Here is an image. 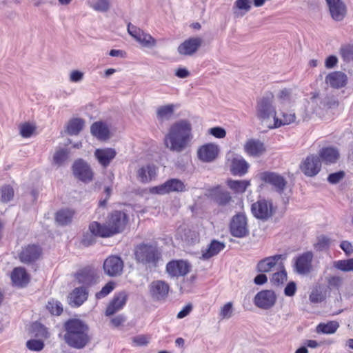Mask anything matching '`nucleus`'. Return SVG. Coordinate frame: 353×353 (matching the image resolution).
Listing matches in <instances>:
<instances>
[{"instance_id":"nucleus-1","label":"nucleus","mask_w":353,"mask_h":353,"mask_svg":"<svg viewBox=\"0 0 353 353\" xmlns=\"http://www.w3.org/2000/svg\"><path fill=\"white\" fill-rule=\"evenodd\" d=\"M192 139V124L186 119L174 123L165 136V145L172 152H181Z\"/></svg>"},{"instance_id":"nucleus-2","label":"nucleus","mask_w":353,"mask_h":353,"mask_svg":"<svg viewBox=\"0 0 353 353\" xmlns=\"http://www.w3.org/2000/svg\"><path fill=\"white\" fill-rule=\"evenodd\" d=\"M63 327L64 340L69 346L80 350L90 343L89 326L82 320L70 319L64 323Z\"/></svg>"},{"instance_id":"nucleus-3","label":"nucleus","mask_w":353,"mask_h":353,"mask_svg":"<svg viewBox=\"0 0 353 353\" xmlns=\"http://www.w3.org/2000/svg\"><path fill=\"white\" fill-rule=\"evenodd\" d=\"M128 221V216L124 212L115 210L108 215L105 223L92 221L91 228L101 238L111 237L122 232L125 228Z\"/></svg>"},{"instance_id":"nucleus-4","label":"nucleus","mask_w":353,"mask_h":353,"mask_svg":"<svg viewBox=\"0 0 353 353\" xmlns=\"http://www.w3.org/2000/svg\"><path fill=\"white\" fill-rule=\"evenodd\" d=\"M135 259L148 268H155L161 258V253L154 245L141 243L135 248Z\"/></svg>"},{"instance_id":"nucleus-5","label":"nucleus","mask_w":353,"mask_h":353,"mask_svg":"<svg viewBox=\"0 0 353 353\" xmlns=\"http://www.w3.org/2000/svg\"><path fill=\"white\" fill-rule=\"evenodd\" d=\"M274 96L272 92H267L259 98L256 105V116L261 122L266 121L276 116V108L274 105Z\"/></svg>"},{"instance_id":"nucleus-6","label":"nucleus","mask_w":353,"mask_h":353,"mask_svg":"<svg viewBox=\"0 0 353 353\" xmlns=\"http://www.w3.org/2000/svg\"><path fill=\"white\" fill-rule=\"evenodd\" d=\"M259 179L272 190L282 195L287 188L288 181L280 174L274 172L265 171L258 174Z\"/></svg>"},{"instance_id":"nucleus-7","label":"nucleus","mask_w":353,"mask_h":353,"mask_svg":"<svg viewBox=\"0 0 353 353\" xmlns=\"http://www.w3.org/2000/svg\"><path fill=\"white\" fill-rule=\"evenodd\" d=\"M314 254L312 251L305 252L294 259V271L300 275H307L313 270Z\"/></svg>"},{"instance_id":"nucleus-8","label":"nucleus","mask_w":353,"mask_h":353,"mask_svg":"<svg viewBox=\"0 0 353 353\" xmlns=\"http://www.w3.org/2000/svg\"><path fill=\"white\" fill-rule=\"evenodd\" d=\"M251 211L254 217L262 221H267L273 216L275 209L272 202L265 199H260L252 203Z\"/></svg>"},{"instance_id":"nucleus-9","label":"nucleus","mask_w":353,"mask_h":353,"mask_svg":"<svg viewBox=\"0 0 353 353\" xmlns=\"http://www.w3.org/2000/svg\"><path fill=\"white\" fill-rule=\"evenodd\" d=\"M230 232L232 236L236 238H243L249 234L248 220L245 214L239 213L232 218Z\"/></svg>"},{"instance_id":"nucleus-10","label":"nucleus","mask_w":353,"mask_h":353,"mask_svg":"<svg viewBox=\"0 0 353 353\" xmlns=\"http://www.w3.org/2000/svg\"><path fill=\"white\" fill-rule=\"evenodd\" d=\"M185 185L183 181L177 179H171L163 184L152 187L150 192L153 194H165L172 192H184Z\"/></svg>"},{"instance_id":"nucleus-11","label":"nucleus","mask_w":353,"mask_h":353,"mask_svg":"<svg viewBox=\"0 0 353 353\" xmlns=\"http://www.w3.org/2000/svg\"><path fill=\"white\" fill-rule=\"evenodd\" d=\"M321 161L316 155L307 156L300 164L301 171L307 176H316L321 170Z\"/></svg>"},{"instance_id":"nucleus-12","label":"nucleus","mask_w":353,"mask_h":353,"mask_svg":"<svg viewBox=\"0 0 353 353\" xmlns=\"http://www.w3.org/2000/svg\"><path fill=\"white\" fill-rule=\"evenodd\" d=\"M123 266V261L119 256L111 255L105 260L103 267L107 275L117 276L121 274Z\"/></svg>"},{"instance_id":"nucleus-13","label":"nucleus","mask_w":353,"mask_h":353,"mask_svg":"<svg viewBox=\"0 0 353 353\" xmlns=\"http://www.w3.org/2000/svg\"><path fill=\"white\" fill-rule=\"evenodd\" d=\"M190 271V264L183 260H172L166 265V272L172 278L184 276Z\"/></svg>"},{"instance_id":"nucleus-14","label":"nucleus","mask_w":353,"mask_h":353,"mask_svg":"<svg viewBox=\"0 0 353 353\" xmlns=\"http://www.w3.org/2000/svg\"><path fill=\"white\" fill-rule=\"evenodd\" d=\"M228 160L230 161V171L233 175L241 176L248 172L249 163L241 156L232 153L228 155Z\"/></svg>"},{"instance_id":"nucleus-15","label":"nucleus","mask_w":353,"mask_h":353,"mask_svg":"<svg viewBox=\"0 0 353 353\" xmlns=\"http://www.w3.org/2000/svg\"><path fill=\"white\" fill-rule=\"evenodd\" d=\"M74 176L83 182H90L93 179V172L90 166L83 160L76 161L72 166Z\"/></svg>"},{"instance_id":"nucleus-16","label":"nucleus","mask_w":353,"mask_h":353,"mask_svg":"<svg viewBox=\"0 0 353 353\" xmlns=\"http://www.w3.org/2000/svg\"><path fill=\"white\" fill-rule=\"evenodd\" d=\"M276 295L272 290H262L258 292L254 299L255 305L261 309L268 310L276 302Z\"/></svg>"},{"instance_id":"nucleus-17","label":"nucleus","mask_w":353,"mask_h":353,"mask_svg":"<svg viewBox=\"0 0 353 353\" xmlns=\"http://www.w3.org/2000/svg\"><path fill=\"white\" fill-rule=\"evenodd\" d=\"M331 17L336 21H341L347 14V6L341 0H325Z\"/></svg>"},{"instance_id":"nucleus-18","label":"nucleus","mask_w":353,"mask_h":353,"mask_svg":"<svg viewBox=\"0 0 353 353\" xmlns=\"http://www.w3.org/2000/svg\"><path fill=\"white\" fill-rule=\"evenodd\" d=\"M75 278L79 284L90 286L97 282L98 276L94 268L85 267L76 273Z\"/></svg>"},{"instance_id":"nucleus-19","label":"nucleus","mask_w":353,"mask_h":353,"mask_svg":"<svg viewBox=\"0 0 353 353\" xmlns=\"http://www.w3.org/2000/svg\"><path fill=\"white\" fill-rule=\"evenodd\" d=\"M42 253L41 248L36 245H28L19 253V259L22 263H31L39 259Z\"/></svg>"},{"instance_id":"nucleus-20","label":"nucleus","mask_w":353,"mask_h":353,"mask_svg":"<svg viewBox=\"0 0 353 353\" xmlns=\"http://www.w3.org/2000/svg\"><path fill=\"white\" fill-rule=\"evenodd\" d=\"M219 153V146L214 143L202 145L198 150V157L203 162H212Z\"/></svg>"},{"instance_id":"nucleus-21","label":"nucleus","mask_w":353,"mask_h":353,"mask_svg":"<svg viewBox=\"0 0 353 353\" xmlns=\"http://www.w3.org/2000/svg\"><path fill=\"white\" fill-rule=\"evenodd\" d=\"M283 259L285 257L281 254L266 257L259 261L256 265V270L259 272L265 273L276 270L279 263V261Z\"/></svg>"},{"instance_id":"nucleus-22","label":"nucleus","mask_w":353,"mask_h":353,"mask_svg":"<svg viewBox=\"0 0 353 353\" xmlns=\"http://www.w3.org/2000/svg\"><path fill=\"white\" fill-rule=\"evenodd\" d=\"M94 155L99 163L104 168L108 167L115 158L117 152L110 148H98L94 151Z\"/></svg>"},{"instance_id":"nucleus-23","label":"nucleus","mask_w":353,"mask_h":353,"mask_svg":"<svg viewBox=\"0 0 353 353\" xmlns=\"http://www.w3.org/2000/svg\"><path fill=\"white\" fill-rule=\"evenodd\" d=\"M202 39L199 37L190 38L178 47V52L182 55H192L201 46Z\"/></svg>"},{"instance_id":"nucleus-24","label":"nucleus","mask_w":353,"mask_h":353,"mask_svg":"<svg viewBox=\"0 0 353 353\" xmlns=\"http://www.w3.org/2000/svg\"><path fill=\"white\" fill-rule=\"evenodd\" d=\"M266 150L264 143L259 139H251L247 141L244 145L245 153L252 157H259Z\"/></svg>"},{"instance_id":"nucleus-25","label":"nucleus","mask_w":353,"mask_h":353,"mask_svg":"<svg viewBox=\"0 0 353 353\" xmlns=\"http://www.w3.org/2000/svg\"><path fill=\"white\" fill-rule=\"evenodd\" d=\"M157 167L153 164L142 165L137 170V178L142 183H148L155 179Z\"/></svg>"},{"instance_id":"nucleus-26","label":"nucleus","mask_w":353,"mask_h":353,"mask_svg":"<svg viewBox=\"0 0 353 353\" xmlns=\"http://www.w3.org/2000/svg\"><path fill=\"white\" fill-rule=\"evenodd\" d=\"M127 298V294L123 291L115 294L106 308L105 315H113L117 312L121 310L126 303Z\"/></svg>"},{"instance_id":"nucleus-27","label":"nucleus","mask_w":353,"mask_h":353,"mask_svg":"<svg viewBox=\"0 0 353 353\" xmlns=\"http://www.w3.org/2000/svg\"><path fill=\"white\" fill-rule=\"evenodd\" d=\"M88 291L85 287L75 288L68 296L69 304L72 307L81 305L88 299Z\"/></svg>"},{"instance_id":"nucleus-28","label":"nucleus","mask_w":353,"mask_h":353,"mask_svg":"<svg viewBox=\"0 0 353 353\" xmlns=\"http://www.w3.org/2000/svg\"><path fill=\"white\" fill-rule=\"evenodd\" d=\"M169 285L165 281H155L150 285V293L156 300L164 299L169 292Z\"/></svg>"},{"instance_id":"nucleus-29","label":"nucleus","mask_w":353,"mask_h":353,"mask_svg":"<svg viewBox=\"0 0 353 353\" xmlns=\"http://www.w3.org/2000/svg\"><path fill=\"white\" fill-rule=\"evenodd\" d=\"M225 244L217 240H212L207 248L201 250V259L208 260L210 258L217 255L225 248Z\"/></svg>"},{"instance_id":"nucleus-30","label":"nucleus","mask_w":353,"mask_h":353,"mask_svg":"<svg viewBox=\"0 0 353 353\" xmlns=\"http://www.w3.org/2000/svg\"><path fill=\"white\" fill-rule=\"evenodd\" d=\"M210 198L219 205H225L229 203L232 199L230 192L222 190L219 187H216L210 191Z\"/></svg>"},{"instance_id":"nucleus-31","label":"nucleus","mask_w":353,"mask_h":353,"mask_svg":"<svg viewBox=\"0 0 353 353\" xmlns=\"http://www.w3.org/2000/svg\"><path fill=\"white\" fill-rule=\"evenodd\" d=\"M90 132L99 140L105 141L110 138V130L106 123L102 121L94 122L90 127Z\"/></svg>"},{"instance_id":"nucleus-32","label":"nucleus","mask_w":353,"mask_h":353,"mask_svg":"<svg viewBox=\"0 0 353 353\" xmlns=\"http://www.w3.org/2000/svg\"><path fill=\"white\" fill-rule=\"evenodd\" d=\"M325 82L332 88H342L346 84L347 76L341 71L333 72L326 77Z\"/></svg>"},{"instance_id":"nucleus-33","label":"nucleus","mask_w":353,"mask_h":353,"mask_svg":"<svg viewBox=\"0 0 353 353\" xmlns=\"http://www.w3.org/2000/svg\"><path fill=\"white\" fill-rule=\"evenodd\" d=\"M11 279L14 285L23 287L28 283L30 277L23 268L19 267L13 270Z\"/></svg>"},{"instance_id":"nucleus-34","label":"nucleus","mask_w":353,"mask_h":353,"mask_svg":"<svg viewBox=\"0 0 353 353\" xmlns=\"http://www.w3.org/2000/svg\"><path fill=\"white\" fill-rule=\"evenodd\" d=\"M252 8V0H236L232 6L235 18L243 17Z\"/></svg>"},{"instance_id":"nucleus-35","label":"nucleus","mask_w":353,"mask_h":353,"mask_svg":"<svg viewBox=\"0 0 353 353\" xmlns=\"http://www.w3.org/2000/svg\"><path fill=\"white\" fill-rule=\"evenodd\" d=\"M319 156L325 163H335L339 157V152L338 150L332 147H327L322 148L319 152Z\"/></svg>"},{"instance_id":"nucleus-36","label":"nucleus","mask_w":353,"mask_h":353,"mask_svg":"<svg viewBox=\"0 0 353 353\" xmlns=\"http://www.w3.org/2000/svg\"><path fill=\"white\" fill-rule=\"evenodd\" d=\"M74 211L70 209H61L56 213L55 220L60 225L70 224L73 219Z\"/></svg>"},{"instance_id":"nucleus-37","label":"nucleus","mask_w":353,"mask_h":353,"mask_svg":"<svg viewBox=\"0 0 353 353\" xmlns=\"http://www.w3.org/2000/svg\"><path fill=\"white\" fill-rule=\"evenodd\" d=\"M279 114L281 116V118L276 115L274 117V125L270 128H277L282 125H289L294 123L296 120V115L294 112H281Z\"/></svg>"},{"instance_id":"nucleus-38","label":"nucleus","mask_w":353,"mask_h":353,"mask_svg":"<svg viewBox=\"0 0 353 353\" xmlns=\"http://www.w3.org/2000/svg\"><path fill=\"white\" fill-rule=\"evenodd\" d=\"M83 119L74 118L68 121L66 130L70 135H77L83 130Z\"/></svg>"},{"instance_id":"nucleus-39","label":"nucleus","mask_w":353,"mask_h":353,"mask_svg":"<svg viewBox=\"0 0 353 353\" xmlns=\"http://www.w3.org/2000/svg\"><path fill=\"white\" fill-rule=\"evenodd\" d=\"M228 187L236 193L244 192L247 188L250 185V181L248 180H232L227 181Z\"/></svg>"},{"instance_id":"nucleus-40","label":"nucleus","mask_w":353,"mask_h":353,"mask_svg":"<svg viewBox=\"0 0 353 353\" xmlns=\"http://www.w3.org/2000/svg\"><path fill=\"white\" fill-rule=\"evenodd\" d=\"M278 271L274 273L271 278V282L273 285H280L287 280V272L284 268L283 263H279L278 265Z\"/></svg>"},{"instance_id":"nucleus-41","label":"nucleus","mask_w":353,"mask_h":353,"mask_svg":"<svg viewBox=\"0 0 353 353\" xmlns=\"http://www.w3.org/2000/svg\"><path fill=\"white\" fill-rule=\"evenodd\" d=\"M174 110V105L173 104L161 106L158 108L157 112V117L162 121L168 120L173 114Z\"/></svg>"},{"instance_id":"nucleus-42","label":"nucleus","mask_w":353,"mask_h":353,"mask_svg":"<svg viewBox=\"0 0 353 353\" xmlns=\"http://www.w3.org/2000/svg\"><path fill=\"white\" fill-rule=\"evenodd\" d=\"M92 222L90 223L88 231L83 234L81 239L82 245L86 247H88L95 243L96 236L101 237L99 234H97V232L92 229Z\"/></svg>"},{"instance_id":"nucleus-43","label":"nucleus","mask_w":353,"mask_h":353,"mask_svg":"<svg viewBox=\"0 0 353 353\" xmlns=\"http://www.w3.org/2000/svg\"><path fill=\"white\" fill-rule=\"evenodd\" d=\"M339 324L336 321H330L327 323H320L316 327L317 332H322L324 334H333L334 333Z\"/></svg>"},{"instance_id":"nucleus-44","label":"nucleus","mask_w":353,"mask_h":353,"mask_svg":"<svg viewBox=\"0 0 353 353\" xmlns=\"http://www.w3.org/2000/svg\"><path fill=\"white\" fill-rule=\"evenodd\" d=\"M69 152L67 149L60 148L57 150L54 156L52 163L61 166L68 160Z\"/></svg>"},{"instance_id":"nucleus-45","label":"nucleus","mask_w":353,"mask_h":353,"mask_svg":"<svg viewBox=\"0 0 353 353\" xmlns=\"http://www.w3.org/2000/svg\"><path fill=\"white\" fill-rule=\"evenodd\" d=\"M276 99L281 105L290 103L293 99L292 90L290 88L281 90L276 94Z\"/></svg>"},{"instance_id":"nucleus-46","label":"nucleus","mask_w":353,"mask_h":353,"mask_svg":"<svg viewBox=\"0 0 353 353\" xmlns=\"http://www.w3.org/2000/svg\"><path fill=\"white\" fill-rule=\"evenodd\" d=\"M14 196V190L9 185H5L0 188V201L3 203H7L12 199Z\"/></svg>"},{"instance_id":"nucleus-47","label":"nucleus","mask_w":353,"mask_h":353,"mask_svg":"<svg viewBox=\"0 0 353 353\" xmlns=\"http://www.w3.org/2000/svg\"><path fill=\"white\" fill-rule=\"evenodd\" d=\"M48 311L53 315H60L63 312V306L61 303L57 300H50L46 305Z\"/></svg>"},{"instance_id":"nucleus-48","label":"nucleus","mask_w":353,"mask_h":353,"mask_svg":"<svg viewBox=\"0 0 353 353\" xmlns=\"http://www.w3.org/2000/svg\"><path fill=\"white\" fill-rule=\"evenodd\" d=\"M334 267L343 272H353V258L337 261L334 263Z\"/></svg>"},{"instance_id":"nucleus-49","label":"nucleus","mask_w":353,"mask_h":353,"mask_svg":"<svg viewBox=\"0 0 353 353\" xmlns=\"http://www.w3.org/2000/svg\"><path fill=\"white\" fill-rule=\"evenodd\" d=\"M137 41L148 48H152L156 45V40L151 35L143 32L141 34V37H139Z\"/></svg>"},{"instance_id":"nucleus-50","label":"nucleus","mask_w":353,"mask_h":353,"mask_svg":"<svg viewBox=\"0 0 353 353\" xmlns=\"http://www.w3.org/2000/svg\"><path fill=\"white\" fill-rule=\"evenodd\" d=\"M233 313L232 303L228 302L221 307L219 316L221 319H230Z\"/></svg>"},{"instance_id":"nucleus-51","label":"nucleus","mask_w":353,"mask_h":353,"mask_svg":"<svg viewBox=\"0 0 353 353\" xmlns=\"http://www.w3.org/2000/svg\"><path fill=\"white\" fill-rule=\"evenodd\" d=\"M114 288V283L113 282H109L103 286L101 291L96 294V298L101 299L105 297L109 294Z\"/></svg>"},{"instance_id":"nucleus-52","label":"nucleus","mask_w":353,"mask_h":353,"mask_svg":"<svg viewBox=\"0 0 353 353\" xmlns=\"http://www.w3.org/2000/svg\"><path fill=\"white\" fill-rule=\"evenodd\" d=\"M330 239L325 236H321L318 238L317 242L315 244V248L318 250H324L330 246Z\"/></svg>"},{"instance_id":"nucleus-53","label":"nucleus","mask_w":353,"mask_h":353,"mask_svg":"<svg viewBox=\"0 0 353 353\" xmlns=\"http://www.w3.org/2000/svg\"><path fill=\"white\" fill-rule=\"evenodd\" d=\"M341 54L345 61H350L353 60V46H346L341 49Z\"/></svg>"},{"instance_id":"nucleus-54","label":"nucleus","mask_w":353,"mask_h":353,"mask_svg":"<svg viewBox=\"0 0 353 353\" xmlns=\"http://www.w3.org/2000/svg\"><path fill=\"white\" fill-rule=\"evenodd\" d=\"M92 8L97 11L106 12L109 9L108 0H97Z\"/></svg>"},{"instance_id":"nucleus-55","label":"nucleus","mask_w":353,"mask_h":353,"mask_svg":"<svg viewBox=\"0 0 353 353\" xmlns=\"http://www.w3.org/2000/svg\"><path fill=\"white\" fill-rule=\"evenodd\" d=\"M27 347L30 350L39 351L43 347V343L40 340H30L26 343Z\"/></svg>"},{"instance_id":"nucleus-56","label":"nucleus","mask_w":353,"mask_h":353,"mask_svg":"<svg viewBox=\"0 0 353 353\" xmlns=\"http://www.w3.org/2000/svg\"><path fill=\"white\" fill-rule=\"evenodd\" d=\"M34 127L29 123H25L21 126L20 132L23 137H30L34 131Z\"/></svg>"},{"instance_id":"nucleus-57","label":"nucleus","mask_w":353,"mask_h":353,"mask_svg":"<svg viewBox=\"0 0 353 353\" xmlns=\"http://www.w3.org/2000/svg\"><path fill=\"white\" fill-rule=\"evenodd\" d=\"M345 176L343 171L330 174L327 177V181L332 184L338 183Z\"/></svg>"},{"instance_id":"nucleus-58","label":"nucleus","mask_w":353,"mask_h":353,"mask_svg":"<svg viewBox=\"0 0 353 353\" xmlns=\"http://www.w3.org/2000/svg\"><path fill=\"white\" fill-rule=\"evenodd\" d=\"M128 32L137 41L139 37H141V34L143 32V30L129 23L128 25Z\"/></svg>"},{"instance_id":"nucleus-59","label":"nucleus","mask_w":353,"mask_h":353,"mask_svg":"<svg viewBox=\"0 0 353 353\" xmlns=\"http://www.w3.org/2000/svg\"><path fill=\"white\" fill-rule=\"evenodd\" d=\"M32 329L34 330H37V332L35 334L37 336H42L47 338L48 337V332L46 328L39 323H35L32 325Z\"/></svg>"},{"instance_id":"nucleus-60","label":"nucleus","mask_w":353,"mask_h":353,"mask_svg":"<svg viewBox=\"0 0 353 353\" xmlns=\"http://www.w3.org/2000/svg\"><path fill=\"white\" fill-rule=\"evenodd\" d=\"M210 133L216 138L222 139L226 135L225 130L221 127H214L209 130Z\"/></svg>"},{"instance_id":"nucleus-61","label":"nucleus","mask_w":353,"mask_h":353,"mask_svg":"<svg viewBox=\"0 0 353 353\" xmlns=\"http://www.w3.org/2000/svg\"><path fill=\"white\" fill-rule=\"evenodd\" d=\"M83 73L79 70H72L70 74V81L71 82L77 83L82 81Z\"/></svg>"},{"instance_id":"nucleus-62","label":"nucleus","mask_w":353,"mask_h":353,"mask_svg":"<svg viewBox=\"0 0 353 353\" xmlns=\"http://www.w3.org/2000/svg\"><path fill=\"white\" fill-rule=\"evenodd\" d=\"M296 290V283L293 281H291L289 283H288V285L285 288L284 293L288 296H292L295 294Z\"/></svg>"},{"instance_id":"nucleus-63","label":"nucleus","mask_w":353,"mask_h":353,"mask_svg":"<svg viewBox=\"0 0 353 353\" xmlns=\"http://www.w3.org/2000/svg\"><path fill=\"white\" fill-rule=\"evenodd\" d=\"M323 296L321 292L317 290L312 291L310 295V301L312 303H317L323 301Z\"/></svg>"},{"instance_id":"nucleus-64","label":"nucleus","mask_w":353,"mask_h":353,"mask_svg":"<svg viewBox=\"0 0 353 353\" xmlns=\"http://www.w3.org/2000/svg\"><path fill=\"white\" fill-rule=\"evenodd\" d=\"M340 247L347 255H350L353 252V246L347 241H342Z\"/></svg>"}]
</instances>
